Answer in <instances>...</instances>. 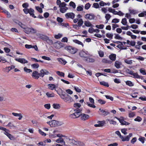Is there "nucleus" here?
<instances>
[{"instance_id":"f257e3e1","label":"nucleus","mask_w":146,"mask_h":146,"mask_svg":"<svg viewBox=\"0 0 146 146\" xmlns=\"http://www.w3.org/2000/svg\"><path fill=\"white\" fill-rule=\"evenodd\" d=\"M49 74V72L47 70L42 69L40 70L39 73L37 71H34L32 74V76L34 78L38 79L40 77H43L44 75H48Z\"/></svg>"},{"instance_id":"f03ea898","label":"nucleus","mask_w":146,"mask_h":146,"mask_svg":"<svg viewBox=\"0 0 146 146\" xmlns=\"http://www.w3.org/2000/svg\"><path fill=\"white\" fill-rule=\"evenodd\" d=\"M82 110L80 109L73 110L70 111V113H73L70 115V117L71 118L75 119L77 118L81 115Z\"/></svg>"},{"instance_id":"7ed1b4c3","label":"nucleus","mask_w":146,"mask_h":146,"mask_svg":"<svg viewBox=\"0 0 146 146\" xmlns=\"http://www.w3.org/2000/svg\"><path fill=\"white\" fill-rule=\"evenodd\" d=\"M49 123L51 127H54L55 126H59L61 125L62 124V123L61 122L57 121L55 120H53L50 121Z\"/></svg>"},{"instance_id":"20e7f679","label":"nucleus","mask_w":146,"mask_h":146,"mask_svg":"<svg viewBox=\"0 0 146 146\" xmlns=\"http://www.w3.org/2000/svg\"><path fill=\"white\" fill-rule=\"evenodd\" d=\"M65 49L72 54H74L77 52V49L73 47L69 46L65 47Z\"/></svg>"},{"instance_id":"39448f33","label":"nucleus","mask_w":146,"mask_h":146,"mask_svg":"<svg viewBox=\"0 0 146 146\" xmlns=\"http://www.w3.org/2000/svg\"><path fill=\"white\" fill-rule=\"evenodd\" d=\"M24 32L27 34H29L31 33H35L36 32V30L34 29V28L31 27L30 28H25L24 29Z\"/></svg>"},{"instance_id":"423d86ee","label":"nucleus","mask_w":146,"mask_h":146,"mask_svg":"<svg viewBox=\"0 0 146 146\" xmlns=\"http://www.w3.org/2000/svg\"><path fill=\"white\" fill-rule=\"evenodd\" d=\"M79 54L81 57L84 58H85L88 56H90V54L87 51L83 50L80 51L79 52Z\"/></svg>"},{"instance_id":"0eeeda50","label":"nucleus","mask_w":146,"mask_h":146,"mask_svg":"<svg viewBox=\"0 0 146 146\" xmlns=\"http://www.w3.org/2000/svg\"><path fill=\"white\" fill-rule=\"evenodd\" d=\"M115 118L119 121L122 125H128L130 124L129 123L124 121V117H121L119 118L117 117H115Z\"/></svg>"},{"instance_id":"6e6552de","label":"nucleus","mask_w":146,"mask_h":146,"mask_svg":"<svg viewBox=\"0 0 146 146\" xmlns=\"http://www.w3.org/2000/svg\"><path fill=\"white\" fill-rule=\"evenodd\" d=\"M132 133H129L128 135L123 137L122 136L120 138L122 141H129L130 138L132 136Z\"/></svg>"},{"instance_id":"1a4fd4ad","label":"nucleus","mask_w":146,"mask_h":146,"mask_svg":"<svg viewBox=\"0 0 146 146\" xmlns=\"http://www.w3.org/2000/svg\"><path fill=\"white\" fill-rule=\"evenodd\" d=\"M65 15L67 19H74L75 16L74 14L72 12L67 13L65 14Z\"/></svg>"},{"instance_id":"9d476101","label":"nucleus","mask_w":146,"mask_h":146,"mask_svg":"<svg viewBox=\"0 0 146 146\" xmlns=\"http://www.w3.org/2000/svg\"><path fill=\"white\" fill-rule=\"evenodd\" d=\"M91 55L90 54V56H88L86 58H84V60L87 63H92L95 61V59L92 58H90Z\"/></svg>"},{"instance_id":"9b49d317","label":"nucleus","mask_w":146,"mask_h":146,"mask_svg":"<svg viewBox=\"0 0 146 146\" xmlns=\"http://www.w3.org/2000/svg\"><path fill=\"white\" fill-rule=\"evenodd\" d=\"M94 15L92 14H87L85 16V18L86 19H88L90 20L94 19L95 18Z\"/></svg>"},{"instance_id":"f8f14e48","label":"nucleus","mask_w":146,"mask_h":146,"mask_svg":"<svg viewBox=\"0 0 146 146\" xmlns=\"http://www.w3.org/2000/svg\"><path fill=\"white\" fill-rule=\"evenodd\" d=\"M15 60L23 64L27 63L28 62V61L27 60L23 58H19L18 59L16 58Z\"/></svg>"},{"instance_id":"ddd939ff","label":"nucleus","mask_w":146,"mask_h":146,"mask_svg":"<svg viewBox=\"0 0 146 146\" xmlns=\"http://www.w3.org/2000/svg\"><path fill=\"white\" fill-rule=\"evenodd\" d=\"M36 35L38 37L44 41H45L47 36L45 35L39 33H37L36 34Z\"/></svg>"},{"instance_id":"4468645a","label":"nucleus","mask_w":146,"mask_h":146,"mask_svg":"<svg viewBox=\"0 0 146 146\" xmlns=\"http://www.w3.org/2000/svg\"><path fill=\"white\" fill-rule=\"evenodd\" d=\"M54 46L56 48L59 49L63 47L64 46V44L61 42H59L56 43Z\"/></svg>"},{"instance_id":"2eb2a0df","label":"nucleus","mask_w":146,"mask_h":146,"mask_svg":"<svg viewBox=\"0 0 146 146\" xmlns=\"http://www.w3.org/2000/svg\"><path fill=\"white\" fill-rule=\"evenodd\" d=\"M81 119L83 120H85L88 119L89 117V116L87 114L83 113L80 115Z\"/></svg>"},{"instance_id":"dca6fc26","label":"nucleus","mask_w":146,"mask_h":146,"mask_svg":"<svg viewBox=\"0 0 146 146\" xmlns=\"http://www.w3.org/2000/svg\"><path fill=\"white\" fill-rule=\"evenodd\" d=\"M122 64L121 62L119 61L116 60L115 61L114 64V66L117 69H119L121 67V66Z\"/></svg>"},{"instance_id":"f3484780","label":"nucleus","mask_w":146,"mask_h":146,"mask_svg":"<svg viewBox=\"0 0 146 146\" xmlns=\"http://www.w3.org/2000/svg\"><path fill=\"white\" fill-rule=\"evenodd\" d=\"M99 111L101 113V114L105 116L110 114V113L109 112L107 111H106L101 109H100Z\"/></svg>"},{"instance_id":"a211bd4d","label":"nucleus","mask_w":146,"mask_h":146,"mask_svg":"<svg viewBox=\"0 0 146 146\" xmlns=\"http://www.w3.org/2000/svg\"><path fill=\"white\" fill-rule=\"evenodd\" d=\"M12 114L15 116L19 117L18 119L20 120L23 117V116L21 114V113H18L13 112L12 113Z\"/></svg>"},{"instance_id":"6ab92c4d","label":"nucleus","mask_w":146,"mask_h":146,"mask_svg":"<svg viewBox=\"0 0 146 146\" xmlns=\"http://www.w3.org/2000/svg\"><path fill=\"white\" fill-rule=\"evenodd\" d=\"M110 59L112 61H114L115 60L116 55L115 54H112L109 56Z\"/></svg>"},{"instance_id":"aec40b11","label":"nucleus","mask_w":146,"mask_h":146,"mask_svg":"<svg viewBox=\"0 0 146 146\" xmlns=\"http://www.w3.org/2000/svg\"><path fill=\"white\" fill-rule=\"evenodd\" d=\"M69 140L70 143L73 145H77L78 141L71 139H69Z\"/></svg>"},{"instance_id":"412c9836","label":"nucleus","mask_w":146,"mask_h":146,"mask_svg":"<svg viewBox=\"0 0 146 146\" xmlns=\"http://www.w3.org/2000/svg\"><path fill=\"white\" fill-rule=\"evenodd\" d=\"M45 41L50 45H52L53 44L52 40L50 39L49 37L48 36L47 37Z\"/></svg>"},{"instance_id":"4be33fe9","label":"nucleus","mask_w":146,"mask_h":146,"mask_svg":"<svg viewBox=\"0 0 146 146\" xmlns=\"http://www.w3.org/2000/svg\"><path fill=\"white\" fill-rule=\"evenodd\" d=\"M68 9V8L66 7L60 8V11L62 13H64Z\"/></svg>"},{"instance_id":"5701e85b","label":"nucleus","mask_w":146,"mask_h":146,"mask_svg":"<svg viewBox=\"0 0 146 146\" xmlns=\"http://www.w3.org/2000/svg\"><path fill=\"white\" fill-rule=\"evenodd\" d=\"M58 61L61 64L65 65L67 63L66 61L63 58H58Z\"/></svg>"},{"instance_id":"b1692460","label":"nucleus","mask_w":146,"mask_h":146,"mask_svg":"<svg viewBox=\"0 0 146 146\" xmlns=\"http://www.w3.org/2000/svg\"><path fill=\"white\" fill-rule=\"evenodd\" d=\"M48 88L50 90H53L56 88V86L54 84H49L48 85Z\"/></svg>"},{"instance_id":"393cba45","label":"nucleus","mask_w":146,"mask_h":146,"mask_svg":"<svg viewBox=\"0 0 146 146\" xmlns=\"http://www.w3.org/2000/svg\"><path fill=\"white\" fill-rule=\"evenodd\" d=\"M84 24L85 26L87 27H92V25L90 22L88 21H85L84 22Z\"/></svg>"},{"instance_id":"a878e982","label":"nucleus","mask_w":146,"mask_h":146,"mask_svg":"<svg viewBox=\"0 0 146 146\" xmlns=\"http://www.w3.org/2000/svg\"><path fill=\"white\" fill-rule=\"evenodd\" d=\"M100 5L101 6H104V5H108V6H109L110 5V4L109 3H106L102 1H100Z\"/></svg>"},{"instance_id":"bb28decb","label":"nucleus","mask_w":146,"mask_h":146,"mask_svg":"<svg viewBox=\"0 0 146 146\" xmlns=\"http://www.w3.org/2000/svg\"><path fill=\"white\" fill-rule=\"evenodd\" d=\"M131 75H133V77L134 78H140V76L137 73H134L133 71L132 73H131Z\"/></svg>"},{"instance_id":"cd10ccee","label":"nucleus","mask_w":146,"mask_h":146,"mask_svg":"<svg viewBox=\"0 0 146 146\" xmlns=\"http://www.w3.org/2000/svg\"><path fill=\"white\" fill-rule=\"evenodd\" d=\"M129 12L130 14H133L134 15L136 14H137L138 12L137 11L133 9H129Z\"/></svg>"},{"instance_id":"c85d7f7f","label":"nucleus","mask_w":146,"mask_h":146,"mask_svg":"<svg viewBox=\"0 0 146 146\" xmlns=\"http://www.w3.org/2000/svg\"><path fill=\"white\" fill-rule=\"evenodd\" d=\"M102 62L104 63H108L111 64V63L112 62L109 60H108L104 58L102 60Z\"/></svg>"},{"instance_id":"c756f323","label":"nucleus","mask_w":146,"mask_h":146,"mask_svg":"<svg viewBox=\"0 0 146 146\" xmlns=\"http://www.w3.org/2000/svg\"><path fill=\"white\" fill-rule=\"evenodd\" d=\"M111 17V15L109 14H106L105 18L106 19V21H107V22H106V23H107L108 22V21L110 19Z\"/></svg>"},{"instance_id":"7c9ffc66","label":"nucleus","mask_w":146,"mask_h":146,"mask_svg":"<svg viewBox=\"0 0 146 146\" xmlns=\"http://www.w3.org/2000/svg\"><path fill=\"white\" fill-rule=\"evenodd\" d=\"M16 23L18 24L21 27L24 29L25 27V25L23 24L22 23L19 21H18Z\"/></svg>"},{"instance_id":"2f4dec72","label":"nucleus","mask_w":146,"mask_h":146,"mask_svg":"<svg viewBox=\"0 0 146 146\" xmlns=\"http://www.w3.org/2000/svg\"><path fill=\"white\" fill-rule=\"evenodd\" d=\"M92 103V104L89 103H87V104L88 106H90V107L93 108H96L95 106L93 104H94V101H90Z\"/></svg>"},{"instance_id":"473e14b6","label":"nucleus","mask_w":146,"mask_h":146,"mask_svg":"<svg viewBox=\"0 0 146 146\" xmlns=\"http://www.w3.org/2000/svg\"><path fill=\"white\" fill-rule=\"evenodd\" d=\"M56 142L58 143H63L64 145H65V142L63 139L62 138H60L56 140Z\"/></svg>"},{"instance_id":"72a5a7b5","label":"nucleus","mask_w":146,"mask_h":146,"mask_svg":"<svg viewBox=\"0 0 146 146\" xmlns=\"http://www.w3.org/2000/svg\"><path fill=\"white\" fill-rule=\"evenodd\" d=\"M84 21L82 19H80L78 23V25L79 27H81L83 24Z\"/></svg>"},{"instance_id":"f704fd0d","label":"nucleus","mask_w":146,"mask_h":146,"mask_svg":"<svg viewBox=\"0 0 146 146\" xmlns=\"http://www.w3.org/2000/svg\"><path fill=\"white\" fill-rule=\"evenodd\" d=\"M53 106L54 108L58 109L60 108V105L58 104H54L53 105Z\"/></svg>"},{"instance_id":"c9c22d12","label":"nucleus","mask_w":146,"mask_h":146,"mask_svg":"<svg viewBox=\"0 0 146 146\" xmlns=\"http://www.w3.org/2000/svg\"><path fill=\"white\" fill-rule=\"evenodd\" d=\"M81 105L80 104L76 103H75L74 105V106L77 109L81 107Z\"/></svg>"},{"instance_id":"e433bc0d","label":"nucleus","mask_w":146,"mask_h":146,"mask_svg":"<svg viewBox=\"0 0 146 146\" xmlns=\"http://www.w3.org/2000/svg\"><path fill=\"white\" fill-rule=\"evenodd\" d=\"M126 84L127 85L130 86H132L134 85L133 83L131 81H127L126 82Z\"/></svg>"},{"instance_id":"4c0bfd02","label":"nucleus","mask_w":146,"mask_h":146,"mask_svg":"<svg viewBox=\"0 0 146 146\" xmlns=\"http://www.w3.org/2000/svg\"><path fill=\"white\" fill-rule=\"evenodd\" d=\"M100 84L101 85H103L105 86L108 87L109 85L108 83L107 82H105L104 81H102L100 82Z\"/></svg>"},{"instance_id":"58836bf2","label":"nucleus","mask_w":146,"mask_h":146,"mask_svg":"<svg viewBox=\"0 0 146 146\" xmlns=\"http://www.w3.org/2000/svg\"><path fill=\"white\" fill-rule=\"evenodd\" d=\"M74 42H75L76 43H77L79 45H81L83 47L84 46L83 44L81 41H80L78 40H74Z\"/></svg>"},{"instance_id":"ea45409f","label":"nucleus","mask_w":146,"mask_h":146,"mask_svg":"<svg viewBox=\"0 0 146 146\" xmlns=\"http://www.w3.org/2000/svg\"><path fill=\"white\" fill-rule=\"evenodd\" d=\"M31 66L34 68H38L39 65L37 63H36L32 64Z\"/></svg>"},{"instance_id":"a19ab883","label":"nucleus","mask_w":146,"mask_h":146,"mask_svg":"<svg viewBox=\"0 0 146 146\" xmlns=\"http://www.w3.org/2000/svg\"><path fill=\"white\" fill-rule=\"evenodd\" d=\"M119 21V19H116V18H115L113 19L111 23H118Z\"/></svg>"},{"instance_id":"79ce46f5","label":"nucleus","mask_w":146,"mask_h":146,"mask_svg":"<svg viewBox=\"0 0 146 146\" xmlns=\"http://www.w3.org/2000/svg\"><path fill=\"white\" fill-rule=\"evenodd\" d=\"M69 5L70 6L72 7L73 9H75L76 7V5L74 2L72 1H71L69 3Z\"/></svg>"},{"instance_id":"37998d69","label":"nucleus","mask_w":146,"mask_h":146,"mask_svg":"<svg viewBox=\"0 0 146 146\" xmlns=\"http://www.w3.org/2000/svg\"><path fill=\"white\" fill-rule=\"evenodd\" d=\"M24 70L25 72L27 73H30L32 72L31 70L27 68L26 67H25L24 68Z\"/></svg>"},{"instance_id":"c03bdc74","label":"nucleus","mask_w":146,"mask_h":146,"mask_svg":"<svg viewBox=\"0 0 146 146\" xmlns=\"http://www.w3.org/2000/svg\"><path fill=\"white\" fill-rule=\"evenodd\" d=\"M36 9L38 11L39 13H42V9L38 6H36L35 7Z\"/></svg>"},{"instance_id":"a18cd8bd","label":"nucleus","mask_w":146,"mask_h":146,"mask_svg":"<svg viewBox=\"0 0 146 146\" xmlns=\"http://www.w3.org/2000/svg\"><path fill=\"white\" fill-rule=\"evenodd\" d=\"M138 140L143 144L144 143V141L145 140V138L143 137H141L139 138Z\"/></svg>"},{"instance_id":"49530a36","label":"nucleus","mask_w":146,"mask_h":146,"mask_svg":"<svg viewBox=\"0 0 146 146\" xmlns=\"http://www.w3.org/2000/svg\"><path fill=\"white\" fill-rule=\"evenodd\" d=\"M127 129L123 128L121 129V132L124 134V135H126L127 134Z\"/></svg>"},{"instance_id":"de8ad7c7","label":"nucleus","mask_w":146,"mask_h":146,"mask_svg":"<svg viewBox=\"0 0 146 146\" xmlns=\"http://www.w3.org/2000/svg\"><path fill=\"white\" fill-rule=\"evenodd\" d=\"M121 23L124 25H126L127 21L126 18H124L121 21Z\"/></svg>"},{"instance_id":"09e8293b","label":"nucleus","mask_w":146,"mask_h":146,"mask_svg":"<svg viewBox=\"0 0 146 146\" xmlns=\"http://www.w3.org/2000/svg\"><path fill=\"white\" fill-rule=\"evenodd\" d=\"M56 73L58 75L60 76H64V74L62 72H60L59 71H58L56 72Z\"/></svg>"},{"instance_id":"8fccbe9b","label":"nucleus","mask_w":146,"mask_h":146,"mask_svg":"<svg viewBox=\"0 0 146 146\" xmlns=\"http://www.w3.org/2000/svg\"><path fill=\"white\" fill-rule=\"evenodd\" d=\"M144 16H146V12L144 11L143 12L139 13L138 14V16L139 17H143Z\"/></svg>"},{"instance_id":"3c124183","label":"nucleus","mask_w":146,"mask_h":146,"mask_svg":"<svg viewBox=\"0 0 146 146\" xmlns=\"http://www.w3.org/2000/svg\"><path fill=\"white\" fill-rule=\"evenodd\" d=\"M62 36V34L59 33L58 35H55L54 36V38L56 39H59L61 38Z\"/></svg>"},{"instance_id":"603ef678","label":"nucleus","mask_w":146,"mask_h":146,"mask_svg":"<svg viewBox=\"0 0 146 146\" xmlns=\"http://www.w3.org/2000/svg\"><path fill=\"white\" fill-rule=\"evenodd\" d=\"M72 87L74 89L76 92H81V90L78 87L75 86Z\"/></svg>"},{"instance_id":"864d4df0","label":"nucleus","mask_w":146,"mask_h":146,"mask_svg":"<svg viewBox=\"0 0 146 146\" xmlns=\"http://www.w3.org/2000/svg\"><path fill=\"white\" fill-rule=\"evenodd\" d=\"M83 6H79L77 7V10L78 11H81L83 10Z\"/></svg>"},{"instance_id":"5fc2aeb1","label":"nucleus","mask_w":146,"mask_h":146,"mask_svg":"<svg viewBox=\"0 0 146 146\" xmlns=\"http://www.w3.org/2000/svg\"><path fill=\"white\" fill-rule=\"evenodd\" d=\"M104 27L103 25L101 24L100 25H96V27L99 29H103Z\"/></svg>"},{"instance_id":"6e6d98bb","label":"nucleus","mask_w":146,"mask_h":146,"mask_svg":"<svg viewBox=\"0 0 146 146\" xmlns=\"http://www.w3.org/2000/svg\"><path fill=\"white\" fill-rule=\"evenodd\" d=\"M8 137L11 140H14L15 139V137L10 134L9 135Z\"/></svg>"},{"instance_id":"4d7b16f0","label":"nucleus","mask_w":146,"mask_h":146,"mask_svg":"<svg viewBox=\"0 0 146 146\" xmlns=\"http://www.w3.org/2000/svg\"><path fill=\"white\" fill-rule=\"evenodd\" d=\"M142 120V118L139 116H137V117L134 119V121H137L140 122Z\"/></svg>"},{"instance_id":"13d9d810","label":"nucleus","mask_w":146,"mask_h":146,"mask_svg":"<svg viewBox=\"0 0 146 146\" xmlns=\"http://www.w3.org/2000/svg\"><path fill=\"white\" fill-rule=\"evenodd\" d=\"M125 62L127 64H131L132 63V61L131 60H125Z\"/></svg>"},{"instance_id":"bf43d9fd","label":"nucleus","mask_w":146,"mask_h":146,"mask_svg":"<svg viewBox=\"0 0 146 146\" xmlns=\"http://www.w3.org/2000/svg\"><path fill=\"white\" fill-rule=\"evenodd\" d=\"M91 6V5L89 3L86 4L85 6V8L86 9H88Z\"/></svg>"},{"instance_id":"052dcab7","label":"nucleus","mask_w":146,"mask_h":146,"mask_svg":"<svg viewBox=\"0 0 146 146\" xmlns=\"http://www.w3.org/2000/svg\"><path fill=\"white\" fill-rule=\"evenodd\" d=\"M66 4L64 2L61 3V4L59 6V7L60 8L62 7H66Z\"/></svg>"},{"instance_id":"680f3d73","label":"nucleus","mask_w":146,"mask_h":146,"mask_svg":"<svg viewBox=\"0 0 146 146\" xmlns=\"http://www.w3.org/2000/svg\"><path fill=\"white\" fill-rule=\"evenodd\" d=\"M106 36L108 38H112L113 35L112 34H111L110 33H107L106 34Z\"/></svg>"},{"instance_id":"e2e57ef3","label":"nucleus","mask_w":146,"mask_h":146,"mask_svg":"<svg viewBox=\"0 0 146 146\" xmlns=\"http://www.w3.org/2000/svg\"><path fill=\"white\" fill-rule=\"evenodd\" d=\"M84 144L82 142L79 141H78V143L77 144V146H84Z\"/></svg>"},{"instance_id":"0e129e2a","label":"nucleus","mask_w":146,"mask_h":146,"mask_svg":"<svg viewBox=\"0 0 146 146\" xmlns=\"http://www.w3.org/2000/svg\"><path fill=\"white\" fill-rule=\"evenodd\" d=\"M99 6L98 3H94L93 4L92 7L97 9L99 8Z\"/></svg>"},{"instance_id":"69168bd1","label":"nucleus","mask_w":146,"mask_h":146,"mask_svg":"<svg viewBox=\"0 0 146 146\" xmlns=\"http://www.w3.org/2000/svg\"><path fill=\"white\" fill-rule=\"evenodd\" d=\"M137 141V138L136 137H134L133 138V139L131 141V143L133 144L135 142H136Z\"/></svg>"},{"instance_id":"338daca9","label":"nucleus","mask_w":146,"mask_h":146,"mask_svg":"<svg viewBox=\"0 0 146 146\" xmlns=\"http://www.w3.org/2000/svg\"><path fill=\"white\" fill-rule=\"evenodd\" d=\"M44 107L47 109H49L50 108V104H45L44 105Z\"/></svg>"},{"instance_id":"774afa93","label":"nucleus","mask_w":146,"mask_h":146,"mask_svg":"<svg viewBox=\"0 0 146 146\" xmlns=\"http://www.w3.org/2000/svg\"><path fill=\"white\" fill-rule=\"evenodd\" d=\"M118 144L117 143H111L108 145V146H117Z\"/></svg>"}]
</instances>
